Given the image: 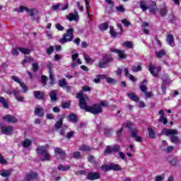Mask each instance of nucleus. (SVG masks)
<instances>
[{"label": "nucleus", "instance_id": "f257e3e1", "mask_svg": "<svg viewBox=\"0 0 181 181\" xmlns=\"http://www.w3.org/2000/svg\"><path fill=\"white\" fill-rule=\"evenodd\" d=\"M76 98L79 100V107L81 110H84L87 112H90L94 115L101 114L103 112V107L99 104H95L92 106L87 105V100L88 96L83 95V93H78L76 95Z\"/></svg>", "mask_w": 181, "mask_h": 181}, {"label": "nucleus", "instance_id": "f03ea898", "mask_svg": "<svg viewBox=\"0 0 181 181\" xmlns=\"http://www.w3.org/2000/svg\"><path fill=\"white\" fill-rule=\"evenodd\" d=\"M165 135L167 136H170V141L173 142V144H175L176 145H179L181 143L179 136H177V134L179 132L175 129H165Z\"/></svg>", "mask_w": 181, "mask_h": 181}, {"label": "nucleus", "instance_id": "7ed1b4c3", "mask_svg": "<svg viewBox=\"0 0 181 181\" xmlns=\"http://www.w3.org/2000/svg\"><path fill=\"white\" fill-rule=\"evenodd\" d=\"M49 147L50 146H49V144L37 147V153L38 155H43V157L41 158V160H50L51 156L48 152Z\"/></svg>", "mask_w": 181, "mask_h": 181}, {"label": "nucleus", "instance_id": "20e7f679", "mask_svg": "<svg viewBox=\"0 0 181 181\" xmlns=\"http://www.w3.org/2000/svg\"><path fill=\"white\" fill-rule=\"evenodd\" d=\"M73 32H74V30L73 28H69L66 33L64 34L63 37L59 40V43H62V45H64V43H67V42H71L73 40L74 35Z\"/></svg>", "mask_w": 181, "mask_h": 181}, {"label": "nucleus", "instance_id": "39448f33", "mask_svg": "<svg viewBox=\"0 0 181 181\" xmlns=\"http://www.w3.org/2000/svg\"><path fill=\"white\" fill-rule=\"evenodd\" d=\"M112 60H114L112 55L106 54L105 57H103L102 61L99 62L98 67H99V69H105L108 67V63L112 62Z\"/></svg>", "mask_w": 181, "mask_h": 181}, {"label": "nucleus", "instance_id": "423d86ee", "mask_svg": "<svg viewBox=\"0 0 181 181\" xmlns=\"http://www.w3.org/2000/svg\"><path fill=\"white\" fill-rule=\"evenodd\" d=\"M120 150H121V147L118 144H116L113 146H107L106 149L104 151V155H105V156H107V155L119 152Z\"/></svg>", "mask_w": 181, "mask_h": 181}, {"label": "nucleus", "instance_id": "0eeeda50", "mask_svg": "<svg viewBox=\"0 0 181 181\" xmlns=\"http://www.w3.org/2000/svg\"><path fill=\"white\" fill-rule=\"evenodd\" d=\"M161 78L163 80L161 90L163 94H166V88H168V86L172 83V81H170V78H169L168 75H163Z\"/></svg>", "mask_w": 181, "mask_h": 181}, {"label": "nucleus", "instance_id": "6e6552de", "mask_svg": "<svg viewBox=\"0 0 181 181\" xmlns=\"http://www.w3.org/2000/svg\"><path fill=\"white\" fill-rule=\"evenodd\" d=\"M162 69L160 66H153L152 65V63H150L148 66V71L153 76V77H159V73H160V71Z\"/></svg>", "mask_w": 181, "mask_h": 181}, {"label": "nucleus", "instance_id": "1a4fd4ad", "mask_svg": "<svg viewBox=\"0 0 181 181\" xmlns=\"http://www.w3.org/2000/svg\"><path fill=\"white\" fill-rule=\"evenodd\" d=\"M72 62L71 64V66L72 69H74L77 64H81V60L78 58V54L76 53L71 55Z\"/></svg>", "mask_w": 181, "mask_h": 181}, {"label": "nucleus", "instance_id": "9d476101", "mask_svg": "<svg viewBox=\"0 0 181 181\" xmlns=\"http://www.w3.org/2000/svg\"><path fill=\"white\" fill-rule=\"evenodd\" d=\"M1 133L6 135H12L13 134V127L12 126H1Z\"/></svg>", "mask_w": 181, "mask_h": 181}, {"label": "nucleus", "instance_id": "9b49d317", "mask_svg": "<svg viewBox=\"0 0 181 181\" xmlns=\"http://www.w3.org/2000/svg\"><path fill=\"white\" fill-rule=\"evenodd\" d=\"M110 52L117 53L119 59H125V57H127V54H125V51L124 50L118 49L117 48H110Z\"/></svg>", "mask_w": 181, "mask_h": 181}, {"label": "nucleus", "instance_id": "f8f14e48", "mask_svg": "<svg viewBox=\"0 0 181 181\" xmlns=\"http://www.w3.org/2000/svg\"><path fill=\"white\" fill-rule=\"evenodd\" d=\"M35 115H37V117H40V118H42L43 115H45V108L43 107L38 105L35 107L34 110Z\"/></svg>", "mask_w": 181, "mask_h": 181}, {"label": "nucleus", "instance_id": "ddd939ff", "mask_svg": "<svg viewBox=\"0 0 181 181\" xmlns=\"http://www.w3.org/2000/svg\"><path fill=\"white\" fill-rule=\"evenodd\" d=\"M4 121L6 122H10L11 124H15L18 122V119L13 115H6L3 117Z\"/></svg>", "mask_w": 181, "mask_h": 181}, {"label": "nucleus", "instance_id": "4468645a", "mask_svg": "<svg viewBox=\"0 0 181 181\" xmlns=\"http://www.w3.org/2000/svg\"><path fill=\"white\" fill-rule=\"evenodd\" d=\"M37 179V173L35 172L28 173L25 177V181H34Z\"/></svg>", "mask_w": 181, "mask_h": 181}, {"label": "nucleus", "instance_id": "2eb2a0df", "mask_svg": "<svg viewBox=\"0 0 181 181\" xmlns=\"http://www.w3.org/2000/svg\"><path fill=\"white\" fill-rule=\"evenodd\" d=\"M100 177H101V175L99 173L90 172L87 175V179H88V180H97V179H100Z\"/></svg>", "mask_w": 181, "mask_h": 181}, {"label": "nucleus", "instance_id": "dca6fc26", "mask_svg": "<svg viewBox=\"0 0 181 181\" xmlns=\"http://www.w3.org/2000/svg\"><path fill=\"white\" fill-rule=\"evenodd\" d=\"M167 162L171 165V166H176L179 163V159L177 158L170 156L167 157Z\"/></svg>", "mask_w": 181, "mask_h": 181}, {"label": "nucleus", "instance_id": "f3484780", "mask_svg": "<svg viewBox=\"0 0 181 181\" xmlns=\"http://www.w3.org/2000/svg\"><path fill=\"white\" fill-rule=\"evenodd\" d=\"M67 19L68 21H70V22L73 21H74L75 22H78V13L77 11H75L74 13H69Z\"/></svg>", "mask_w": 181, "mask_h": 181}, {"label": "nucleus", "instance_id": "a211bd4d", "mask_svg": "<svg viewBox=\"0 0 181 181\" xmlns=\"http://www.w3.org/2000/svg\"><path fill=\"white\" fill-rule=\"evenodd\" d=\"M33 95L37 100H45V92L35 90L33 92Z\"/></svg>", "mask_w": 181, "mask_h": 181}, {"label": "nucleus", "instance_id": "6ab92c4d", "mask_svg": "<svg viewBox=\"0 0 181 181\" xmlns=\"http://www.w3.org/2000/svg\"><path fill=\"white\" fill-rule=\"evenodd\" d=\"M49 95L52 103H56V101H57V90L50 91Z\"/></svg>", "mask_w": 181, "mask_h": 181}, {"label": "nucleus", "instance_id": "aec40b11", "mask_svg": "<svg viewBox=\"0 0 181 181\" xmlns=\"http://www.w3.org/2000/svg\"><path fill=\"white\" fill-rule=\"evenodd\" d=\"M166 42L168 45L171 46V47H175V38L173 37V35H172V34H170L167 36Z\"/></svg>", "mask_w": 181, "mask_h": 181}, {"label": "nucleus", "instance_id": "412c9836", "mask_svg": "<svg viewBox=\"0 0 181 181\" xmlns=\"http://www.w3.org/2000/svg\"><path fill=\"white\" fill-rule=\"evenodd\" d=\"M19 93H21V90L18 89H15L13 90V95L16 97L17 101H19L20 103H23L25 98H23V96L18 95Z\"/></svg>", "mask_w": 181, "mask_h": 181}, {"label": "nucleus", "instance_id": "4be33fe9", "mask_svg": "<svg viewBox=\"0 0 181 181\" xmlns=\"http://www.w3.org/2000/svg\"><path fill=\"white\" fill-rule=\"evenodd\" d=\"M158 115H160V118L158 119V122H163V125H166L168 124V119L165 118L163 110H160Z\"/></svg>", "mask_w": 181, "mask_h": 181}, {"label": "nucleus", "instance_id": "5701e85b", "mask_svg": "<svg viewBox=\"0 0 181 181\" xmlns=\"http://www.w3.org/2000/svg\"><path fill=\"white\" fill-rule=\"evenodd\" d=\"M27 12L30 16H31L32 21H35V16L37 15V9L36 8H28Z\"/></svg>", "mask_w": 181, "mask_h": 181}, {"label": "nucleus", "instance_id": "b1692460", "mask_svg": "<svg viewBox=\"0 0 181 181\" xmlns=\"http://www.w3.org/2000/svg\"><path fill=\"white\" fill-rule=\"evenodd\" d=\"M148 9L151 13H156L158 12V7L156 6V3L153 1L150 6H148Z\"/></svg>", "mask_w": 181, "mask_h": 181}, {"label": "nucleus", "instance_id": "393cba45", "mask_svg": "<svg viewBox=\"0 0 181 181\" xmlns=\"http://www.w3.org/2000/svg\"><path fill=\"white\" fill-rule=\"evenodd\" d=\"M139 7L145 12V11H148L149 9V6H148V3L146 1H139Z\"/></svg>", "mask_w": 181, "mask_h": 181}, {"label": "nucleus", "instance_id": "a878e982", "mask_svg": "<svg viewBox=\"0 0 181 181\" xmlns=\"http://www.w3.org/2000/svg\"><path fill=\"white\" fill-rule=\"evenodd\" d=\"M148 83V81L146 79L143 80V81L140 84V90L142 93H145L147 91L148 88L146 87V84Z\"/></svg>", "mask_w": 181, "mask_h": 181}, {"label": "nucleus", "instance_id": "bb28decb", "mask_svg": "<svg viewBox=\"0 0 181 181\" xmlns=\"http://www.w3.org/2000/svg\"><path fill=\"white\" fill-rule=\"evenodd\" d=\"M12 171L11 170H2L0 171V175L2 177H9Z\"/></svg>", "mask_w": 181, "mask_h": 181}, {"label": "nucleus", "instance_id": "cd10ccee", "mask_svg": "<svg viewBox=\"0 0 181 181\" xmlns=\"http://www.w3.org/2000/svg\"><path fill=\"white\" fill-rule=\"evenodd\" d=\"M159 12L162 18L166 16V15H168V7L166 6L161 7L159 10Z\"/></svg>", "mask_w": 181, "mask_h": 181}, {"label": "nucleus", "instance_id": "c85d7f7f", "mask_svg": "<svg viewBox=\"0 0 181 181\" xmlns=\"http://www.w3.org/2000/svg\"><path fill=\"white\" fill-rule=\"evenodd\" d=\"M127 97H129L130 100H132V101H139V97L134 93H127Z\"/></svg>", "mask_w": 181, "mask_h": 181}, {"label": "nucleus", "instance_id": "c756f323", "mask_svg": "<svg viewBox=\"0 0 181 181\" xmlns=\"http://www.w3.org/2000/svg\"><path fill=\"white\" fill-rule=\"evenodd\" d=\"M83 58L86 60L88 64H93L94 63V60L90 57V55H88L87 53H83Z\"/></svg>", "mask_w": 181, "mask_h": 181}, {"label": "nucleus", "instance_id": "7c9ffc66", "mask_svg": "<svg viewBox=\"0 0 181 181\" xmlns=\"http://www.w3.org/2000/svg\"><path fill=\"white\" fill-rule=\"evenodd\" d=\"M110 170H116L118 172L121 170V166H119V165H117V164L111 163L110 165Z\"/></svg>", "mask_w": 181, "mask_h": 181}, {"label": "nucleus", "instance_id": "2f4dec72", "mask_svg": "<svg viewBox=\"0 0 181 181\" xmlns=\"http://www.w3.org/2000/svg\"><path fill=\"white\" fill-rule=\"evenodd\" d=\"M0 104H2L4 108H9V105L6 102V99L2 96L0 97Z\"/></svg>", "mask_w": 181, "mask_h": 181}, {"label": "nucleus", "instance_id": "473e14b6", "mask_svg": "<svg viewBox=\"0 0 181 181\" xmlns=\"http://www.w3.org/2000/svg\"><path fill=\"white\" fill-rule=\"evenodd\" d=\"M60 128H63V118H61L55 124V129L57 131L60 129Z\"/></svg>", "mask_w": 181, "mask_h": 181}, {"label": "nucleus", "instance_id": "72a5a7b5", "mask_svg": "<svg viewBox=\"0 0 181 181\" xmlns=\"http://www.w3.org/2000/svg\"><path fill=\"white\" fill-rule=\"evenodd\" d=\"M54 152L55 153H57L58 155H62V156H66V151H64V150L59 147L55 148Z\"/></svg>", "mask_w": 181, "mask_h": 181}, {"label": "nucleus", "instance_id": "f704fd0d", "mask_svg": "<svg viewBox=\"0 0 181 181\" xmlns=\"http://www.w3.org/2000/svg\"><path fill=\"white\" fill-rule=\"evenodd\" d=\"M165 55H166V51H165L164 49H161L159 52L156 51V56L158 59H160V57H163V56H165Z\"/></svg>", "mask_w": 181, "mask_h": 181}, {"label": "nucleus", "instance_id": "c9c22d12", "mask_svg": "<svg viewBox=\"0 0 181 181\" xmlns=\"http://www.w3.org/2000/svg\"><path fill=\"white\" fill-rule=\"evenodd\" d=\"M88 162H90V163H93V165H97V163H98V162L97 161V160L95 159V157H94L92 155H89L88 156Z\"/></svg>", "mask_w": 181, "mask_h": 181}, {"label": "nucleus", "instance_id": "e433bc0d", "mask_svg": "<svg viewBox=\"0 0 181 181\" xmlns=\"http://www.w3.org/2000/svg\"><path fill=\"white\" fill-rule=\"evenodd\" d=\"M32 62H33V59H32L31 57L25 56V58H24L23 61L22 62V64H23V66H25V64H26V63H30Z\"/></svg>", "mask_w": 181, "mask_h": 181}, {"label": "nucleus", "instance_id": "4c0bfd02", "mask_svg": "<svg viewBox=\"0 0 181 181\" xmlns=\"http://www.w3.org/2000/svg\"><path fill=\"white\" fill-rule=\"evenodd\" d=\"M79 151H83L84 152H88V151H91V148L89 146L83 144L79 147Z\"/></svg>", "mask_w": 181, "mask_h": 181}, {"label": "nucleus", "instance_id": "58836bf2", "mask_svg": "<svg viewBox=\"0 0 181 181\" xmlns=\"http://www.w3.org/2000/svg\"><path fill=\"white\" fill-rule=\"evenodd\" d=\"M70 169V165H64L62 164H60L59 165H58V170H61V171H66V170H69Z\"/></svg>", "mask_w": 181, "mask_h": 181}, {"label": "nucleus", "instance_id": "ea45409f", "mask_svg": "<svg viewBox=\"0 0 181 181\" xmlns=\"http://www.w3.org/2000/svg\"><path fill=\"white\" fill-rule=\"evenodd\" d=\"M32 145V141L29 140V139H26L24 141H23L22 143V146L24 148H29V146H30Z\"/></svg>", "mask_w": 181, "mask_h": 181}, {"label": "nucleus", "instance_id": "a19ab883", "mask_svg": "<svg viewBox=\"0 0 181 181\" xmlns=\"http://www.w3.org/2000/svg\"><path fill=\"white\" fill-rule=\"evenodd\" d=\"M59 87H62V88H64L66 86H67V81H66V78H62L59 81Z\"/></svg>", "mask_w": 181, "mask_h": 181}, {"label": "nucleus", "instance_id": "79ce46f5", "mask_svg": "<svg viewBox=\"0 0 181 181\" xmlns=\"http://www.w3.org/2000/svg\"><path fill=\"white\" fill-rule=\"evenodd\" d=\"M69 119L71 122H77V117H76V115L71 113L68 116Z\"/></svg>", "mask_w": 181, "mask_h": 181}, {"label": "nucleus", "instance_id": "37998d69", "mask_svg": "<svg viewBox=\"0 0 181 181\" xmlns=\"http://www.w3.org/2000/svg\"><path fill=\"white\" fill-rule=\"evenodd\" d=\"M148 134L150 138H152L153 139H155L156 138V136L155 135V131L151 127L148 128Z\"/></svg>", "mask_w": 181, "mask_h": 181}, {"label": "nucleus", "instance_id": "c03bdc74", "mask_svg": "<svg viewBox=\"0 0 181 181\" xmlns=\"http://www.w3.org/2000/svg\"><path fill=\"white\" fill-rule=\"evenodd\" d=\"M132 71H134V73H136L138 71H142V66L141 65L139 66H133L132 67Z\"/></svg>", "mask_w": 181, "mask_h": 181}, {"label": "nucleus", "instance_id": "a18cd8bd", "mask_svg": "<svg viewBox=\"0 0 181 181\" xmlns=\"http://www.w3.org/2000/svg\"><path fill=\"white\" fill-rule=\"evenodd\" d=\"M110 33L112 36V37H116V36L118 35V33L115 32V30H114V27L113 26H110Z\"/></svg>", "mask_w": 181, "mask_h": 181}, {"label": "nucleus", "instance_id": "49530a36", "mask_svg": "<svg viewBox=\"0 0 181 181\" xmlns=\"http://www.w3.org/2000/svg\"><path fill=\"white\" fill-rule=\"evenodd\" d=\"M70 105H71V103L70 101H69V102H67V101L62 102V107L64 109L69 108V107H70Z\"/></svg>", "mask_w": 181, "mask_h": 181}, {"label": "nucleus", "instance_id": "de8ad7c7", "mask_svg": "<svg viewBox=\"0 0 181 181\" xmlns=\"http://www.w3.org/2000/svg\"><path fill=\"white\" fill-rule=\"evenodd\" d=\"M67 128L68 127L66 125L62 126V128L59 132L60 135H62V136H64L66 135V131H67Z\"/></svg>", "mask_w": 181, "mask_h": 181}, {"label": "nucleus", "instance_id": "09e8293b", "mask_svg": "<svg viewBox=\"0 0 181 181\" xmlns=\"http://www.w3.org/2000/svg\"><path fill=\"white\" fill-rule=\"evenodd\" d=\"M104 134L105 136H111L112 135V129H105Z\"/></svg>", "mask_w": 181, "mask_h": 181}, {"label": "nucleus", "instance_id": "8fccbe9b", "mask_svg": "<svg viewBox=\"0 0 181 181\" xmlns=\"http://www.w3.org/2000/svg\"><path fill=\"white\" fill-rule=\"evenodd\" d=\"M18 50L23 53V54H30V49L27 48H18Z\"/></svg>", "mask_w": 181, "mask_h": 181}, {"label": "nucleus", "instance_id": "3c124183", "mask_svg": "<svg viewBox=\"0 0 181 181\" xmlns=\"http://www.w3.org/2000/svg\"><path fill=\"white\" fill-rule=\"evenodd\" d=\"M99 28L100 30L105 31L108 29V24H107V23L100 24Z\"/></svg>", "mask_w": 181, "mask_h": 181}, {"label": "nucleus", "instance_id": "603ef678", "mask_svg": "<svg viewBox=\"0 0 181 181\" xmlns=\"http://www.w3.org/2000/svg\"><path fill=\"white\" fill-rule=\"evenodd\" d=\"M116 11H117V12H120V13H124V12H125V8H124V6L120 5L116 7Z\"/></svg>", "mask_w": 181, "mask_h": 181}, {"label": "nucleus", "instance_id": "864d4df0", "mask_svg": "<svg viewBox=\"0 0 181 181\" xmlns=\"http://www.w3.org/2000/svg\"><path fill=\"white\" fill-rule=\"evenodd\" d=\"M123 46H124L125 47H127L128 49H132L133 47L132 42H131L130 41L124 42Z\"/></svg>", "mask_w": 181, "mask_h": 181}, {"label": "nucleus", "instance_id": "5fc2aeb1", "mask_svg": "<svg viewBox=\"0 0 181 181\" xmlns=\"http://www.w3.org/2000/svg\"><path fill=\"white\" fill-rule=\"evenodd\" d=\"M132 127V123L131 122H127L123 123L122 128H129L131 129V127Z\"/></svg>", "mask_w": 181, "mask_h": 181}, {"label": "nucleus", "instance_id": "6e6d98bb", "mask_svg": "<svg viewBox=\"0 0 181 181\" xmlns=\"http://www.w3.org/2000/svg\"><path fill=\"white\" fill-rule=\"evenodd\" d=\"M49 68V81H54V76H53V74L52 73V68L50 67V65H48Z\"/></svg>", "mask_w": 181, "mask_h": 181}, {"label": "nucleus", "instance_id": "4d7b16f0", "mask_svg": "<svg viewBox=\"0 0 181 181\" xmlns=\"http://www.w3.org/2000/svg\"><path fill=\"white\" fill-rule=\"evenodd\" d=\"M107 83H109V84H116L117 80L112 78H106Z\"/></svg>", "mask_w": 181, "mask_h": 181}, {"label": "nucleus", "instance_id": "13d9d810", "mask_svg": "<svg viewBox=\"0 0 181 181\" xmlns=\"http://www.w3.org/2000/svg\"><path fill=\"white\" fill-rule=\"evenodd\" d=\"M73 156L75 159H81V153L79 151L74 152Z\"/></svg>", "mask_w": 181, "mask_h": 181}, {"label": "nucleus", "instance_id": "bf43d9fd", "mask_svg": "<svg viewBox=\"0 0 181 181\" xmlns=\"http://www.w3.org/2000/svg\"><path fill=\"white\" fill-rule=\"evenodd\" d=\"M28 8L27 7L22 6L19 8H16V11H17V12L22 13V12H25H25H28Z\"/></svg>", "mask_w": 181, "mask_h": 181}, {"label": "nucleus", "instance_id": "052dcab7", "mask_svg": "<svg viewBox=\"0 0 181 181\" xmlns=\"http://www.w3.org/2000/svg\"><path fill=\"white\" fill-rule=\"evenodd\" d=\"M85 2H86V8L88 13V16L90 18V13L88 12V8H90V0H85Z\"/></svg>", "mask_w": 181, "mask_h": 181}, {"label": "nucleus", "instance_id": "680f3d73", "mask_svg": "<svg viewBox=\"0 0 181 181\" xmlns=\"http://www.w3.org/2000/svg\"><path fill=\"white\" fill-rule=\"evenodd\" d=\"M61 8H59L60 11H66L69 9V2H66L65 4H61Z\"/></svg>", "mask_w": 181, "mask_h": 181}, {"label": "nucleus", "instance_id": "e2e57ef3", "mask_svg": "<svg viewBox=\"0 0 181 181\" xmlns=\"http://www.w3.org/2000/svg\"><path fill=\"white\" fill-rule=\"evenodd\" d=\"M21 87L23 88V93H28V90H29L28 88V86H26V85L25 84V83L22 82L21 84H20Z\"/></svg>", "mask_w": 181, "mask_h": 181}, {"label": "nucleus", "instance_id": "0e129e2a", "mask_svg": "<svg viewBox=\"0 0 181 181\" xmlns=\"http://www.w3.org/2000/svg\"><path fill=\"white\" fill-rule=\"evenodd\" d=\"M54 52V47L52 46H50L49 48L47 49V54H51Z\"/></svg>", "mask_w": 181, "mask_h": 181}, {"label": "nucleus", "instance_id": "69168bd1", "mask_svg": "<svg viewBox=\"0 0 181 181\" xmlns=\"http://www.w3.org/2000/svg\"><path fill=\"white\" fill-rule=\"evenodd\" d=\"M122 23H123L124 26H131V22L128 21L127 19H123Z\"/></svg>", "mask_w": 181, "mask_h": 181}, {"label": "nucleus", "instance_id": "338daca9", "mask_svg": "<svg viewBox=\"0 0 181 181\" xmlns=\"http://www.w3.org/2000/svg\"><path fill=\"white\" fill-rule=\"evenodd\" d=\"M163 179H165V175L162 174L160 175H158L156 178V181H162Z\"/></svg>", "mask_w": 181, "mask_h": 181}, {"label": "nucleus", "instance_id": "774afa93", "mask_svg": "<svg viewBox=\"0 0 181 181\" xmlns=\"http://www.w3.org/2000/svg\"><path fill=\"white\" fill-rule=\"evenodd\" d=\"M100 107H108V102L107 101H101L99 104Z\"/></svg>", "mask_w": 181, "mask_h": 181}]
</instances>
